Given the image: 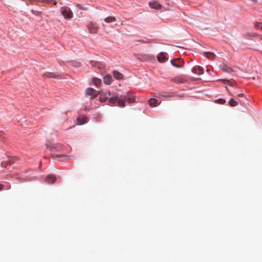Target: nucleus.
I'll use <instances>...</instances> for the list:
<instances>
[{
	"mask_svg": "<svg viewBox=\"0 0 262 262\" xmlns=\"http://www.w3.org/2000/svg\"><path fill=\"white\" fill-rule=\"evenodd\" d=\"M117 101L118 106L120 107L125 106V100L122 96L119 97L118 94H114L109 99L108 102L110 104L115 105Z\"/></svg>",
	"mask_w": 262,
	"mask_h": 262,
	"instance_id": "1",
	"label": "nucleus"
},
{
	"mask_svg": "<svg viewBox=\"0 0 262 262\" xmlns=\"http://www.w3.org/2000/svg\"><path fill=\"white\" fill-rule=\"evenodd\" d=\"M61 12L65 18L71 19L73 16V12L69 7L61 8Z\"/></svg>",
	"mask_w": 262,
	"mask_h": 262,
	"instance_id": "2",
	"label": "nucleus"
},
{
	"mask_svg": "<svg viewBox=\"0 0 262 262\" xmlns=\"http://www.w3.org/2000/svg\"><path fill=\"white\" fill-rule=\"evenodd\" d=\"M87 28L90 33H97L99 27L97 24L90 22L88 24Z\"/></svg>",
	"mask_w": 262,
	"mask_h": 262,
	"instance_id": "3",
	"label": "nucleus"
},
{
	"mask_svg": "<svg viewBox=\"0 0 262 262\" xmlns=\"http://www.w3.org/2000/svg\"><path fill=\"white\" fill-rule=\"evenodd\" d=\"M171 64L177 68H181L183 66L184 61L181 58H174L171 60Z\"/></svg>",
	"mask_w": 262,
	"mask_h": 262,
	"instance_id": "4",
	"label": "nucleus"
},
{
	"mask_svg": "<svg viewBox=\"0 0 262 262\" xmlns=\"http://www.w3.org/2000/svg\"><path fill=\"white\" fill-rule=\"evenodd\" d=\"M59 76L57 73H52V72H47L42 75V77L43 78H57Z\"/></svg>",
	"mask_w": 262,
	"mask_h": 262,
	"instance_id": "5",
	"label": "nucleus"
},
{
	"mask_svg": "<svg viewBox=\"0 0 262 262\" xmlns=\"http://www.w3.org/2000/svg\"><path fill=\"white\" fill-rule=\"evenodd\" d=\"M149 6L152 9L160 10L162 8V5L157 1H152L149 3Z\"/></svg>",
	"mask_w": 262,
	"mask_h": 262,
	"instance_id": "6",
	"label": "nucleus"
},
{
	"mask_svg": "<svg viewBox=\"0 0 262 262\" xmlns=\"http://www.w3.org/2000/svg\"><path fill=\"white\" fill-rule=\"evenodd\" d=\"M157 59L160 62H164L167 61L168 58L166 57V53L164 52H161L158 56Z\"/></svg>",
	"mask_w": 262,
	"mask_h": 262,
	"instance_id": "7",
	"label": "nucleus"
},
{
	"mask_svg": "<svg viewBox=\"0 0 262 262\" xmlns=\"http://www.w3.org/2000/svg\"><path fill=\"white\" fill-rule=\"evenodd\" d=\"M192 72L195 74L202 75L204 73V69L200 66H196L192 69Z\"/></svg>",
	"mask_w": 262,
	"mask_h": 262,
	"instance_id": "8",
	"label": "nucleus"
},
{
	"mask_svg": "<svg viewBox=\"0 0 262 262\" xmlns=\"http://www.w3.org/2000/svg\"><path fill=\"white\" fill-rule=\"evenodd\" d=\"M86 95L96 97L97 95V91L92 88H88L86 91Z\"/></svg>",
	"mask_w": 262,
	"mask_h": 262,
	"instance_id": "9",
	"label": "nucleus"
},
{
	"mask_svg": "<svg viewBox=\"0 0 262 262\" xmlns=\"http://www.w3.org/2000/svg\"><path fill=\"white\" fill-rule=\"evenodd\" d=\"M122 98L125 100V102L127 101L128 103H130L135 101V97L130 94H128L126 96L122 97Z\"/></svg>",
	"mask_w": 262,
	"mask_h": 262,
	"instance_id": "10",
	"label": "nucleus"
},
{
	"mask_svg": "<svg viewBox=\"0 0 262 262\" xmlns=\"http://www.w3.org/2000/svg\"><path fill=\"white\" fill-rule=\"evenodd\" d=\"M56 178L54 174H49L46 178V181L49 184H52L55 182Z\"/></svg>",
	"mask_w": 262,
	"mask_h": 262,
	"instance_id": "11",
	"label": "nucleus"
},
{
	"mask_svg": "<svg viewBox=\"0 0 262 262\" xmlns=\"http://www.w3.org/2000/svg\"><path fill=\"white\" fill-rule=\"evenodd\" d=\"M112 77L111 75L107 74L103 78V81L105 84H110L112 82Z\"/></svg>",
	"mask_w": 262,
	"mask_h": 262,
	"instance_id": "12",
	"label": "nucleus"
},
{
	"mask_svg": "<svg viewBox=\"0 0 262 262\" xmlns=\"http://www.w3.org/2000/svg\"><path fill=\"white\" fill-rule=\"evenodd\" d=\"M114 77L117 80H121L123 78V75L120 72L117 71L113 72Z\"/></svg>",
	"mask_w": 262,
	"mask_h": 262,
	"instance_id": "13",
	"label": "nucleus"
},
{
	"mask_svg": "<svg viewBox=\"0 0 262 262\" xmlns=\"http://www.w3.org/2000/svg\"><path fill=\"white\" fill-rule=\"evenodd\" d=\"M87 118L84 116H79L77 119V122L79 124L82 125L86 122Z\"/></svg>",
	"mask_w": 262,
	"mask_h": 262,
	"instance_id": "14",
	"label": "nucleus"
},
{
	"mask_svg": "<svg viewBox=\"0 0 262 262\" xmlns=\"http://www.w3.org/2000/svg\"><path fill=\"white\" fill-rule=\"evenodd\" d=\"M204 55L209 59L214 60L215 58V55L209 52H204Z\"/></svg>",
	"mask_w": 262,
	"mask_h": 262,
	"instance_id": "15",
	"label": "nucleus"
},
{
	"mask_svg": "<svg viewBox=\"0 0 262 262\" xmlns=\"http://www.w3.org/2000/svg\"><path fill=\"white\" fill-rule=\"evenodd\" d=\"M116 20V18L112 16H108L104 19V21L107 23H113Z\"/></svg>",
	"mask_w": 262,
	"mask_h": 262,
	"instance_id": "16",
	"label": "nucleus"
},
{
	"mask_svg": "<svg viewBox=\"0 0 262 262\" xmlns=\"http://www.w3.org/2000/svg\"><path fill=\"white\" fill-rule=\"evenodd\" d=\"M107 99V94L104 93H101L100 94L99 99L102 102H105Z\"/></svg>",
	"mask_w": 262,
	"mask_h": 262,
	"instance_id": "17",
	"label": "nucleus"
},
{
	"mask_svg": "<svg viewBox=\"0 0 262 262\" xmlns=\"http://www.w3.org/2000/svg\"><path fill=\"white\" fill-rule=\"evenodd\" d=\"M157 102L158 100L155 98H150L148 100V103L151 106H156Z\"/></svg>",
	"mask_w": 262,
	"mask_h": 262,
	"instance_id": "18",
	"label": "nucleus"
},
{
	"mask_svg": "<svg viewBox=\"0 0 262 262\" xmlns=\"http://www.w3.org/2000/svg\"><path fill=\"white\" fill-rule=\"evenodd\" d=\"M221 69L222 70L226 72H230L231 71V69L230 67H228L227 65L224 64L221 66Z\"/></svg>",
	"mask_w": 262,
	"mask_h": 262,
	"instance_id": "19",
	"label": "nucleus"
},
{
	"mask_svg": "<svg viewBox=\"0 0 262 262\" xmlns=\"http://www.w3.org/2000/svg\"><path fill=\"white\" fill-rule=\"evenodd\" d=\"M229 104L231 106H236L238 105L237 102L235 101L233 98H231L229 100Z\"/></svg>",
	"mask_w": 262,
	"mask_h": 262,
	"instance_id": "20",
	"label": "nucleus"
},
{
	"mask_svg": "<svg viewBox=\"0 0 262 262\" xmlns=\"http://www.w3.org/2000/svg\"><path fill=\"white\" fill-rule=\"evenodd\" d=\"M93 82L95 85L98 86L99 84H100V83L101 82V79L97 78H93Z\"/></svg>",
	"mask_w": 262,
	"mask_h": 262,
	"instance_id": "21",
	"label": "nucleus"
},
{
	"mask_svg": "<svg viewBox=\"0 0 262 262\" xmlns=\"http://www.w3.org/2000/svg\"><path fill=\"white\" fill-rule=\"evenodd\" d=\"M41 2H45L47 4H51L53 3L54 5L57 4V2L55 0H39Z\"/></svg>",
	"mask_w": 262,
	"mask_h": 262,
	"instance_id": "22",
	"label": "nucleus"
},
{
	"mask_svg": "<svg viewBox=\"0 0 262 262\" xmlns=\"http://www.w3.org/2000/svg\"><path fill=\"white\" fill-rule=\"evenodd\" d=\"M17 158L15 157H9L8 161L7 162L9 163L10 165L12 164L14 160H16Z\"/></svg>",
	"mask_w": 262,
	"mask_h": 262,
	"instance_id": "23",
	"label": "nucleus"
},
{
	"mask_svg": "<svg viewBox=\"0 0 262 262\" xmlns=\"http://www.w3.org/2000/svg\"><path fill=\"white\" fill-rule=\"evenodd\" d=\"M31 12L35 15H37V16H39L41 15V12H40V11H36V10H31Z\"/></svg>",
	"mask_w": 262,
	"mask_h": 262,
	"instance_id": "24",
	"label": "nucleus"
},
{
	"mask_svg": "<svg viewBox=\"0 0 262 262\" xmlns=\"http://www.w3.org/2000/svg\"><path fill=\"white\" fill-rule=\"evenodd\" d=\"M174 81L178 83H183V80L180 77H177L174 79Z\"/></svg>",
	"mask_w": 262,
	"mask_h": 262,
	"instance_id": "25",
	"label": "nucleus"
},
{
	"mask_svg": "<svg viewBox=\"0 0 262 262\" xmlns=\"http://www.w3.org/2000/svg\"><path fill=\"white\" fill-rule=\"evenodd\" d=\"M217 103L220 104H224L226 102V100L224 99H219L216 100Z\"/></svg>",
	"mask_w": 262,
	"mask_h": 262,
	"instance_id": "26",
	"label": "nucleus"
},
{
	"mask_svg": "<svg viewBox=\"0 0 262 262\" xmlns=\"http://www.w3.org/2000/svg\"><path fill=\"white\" fill-rule=\"evenodd\" d=\"M9 163H8L7 161H4L2 162L1 165L3 167L7 168L8 164Z\"/></svg>",
	"mask_w": 262,
	"mask_h": 262,
	"instance_id": "27",
	"label": "nucleus"
},
{
	"mask_svg": "<svg viewBox=\"0 0 262 262\" xmlns=\"http://www.w3.org/2000/svg\"><path fill=\"white\" fill-rule=\"evenodd\" d=\"M261 25H262V23H257L255 24V27L260 29Z\"/></svg>",
	"mask_w": 262,
	"mask_h": 262,
	"instance_id": "28",
	"label": "nucleus"
},
{
	"mask_svg": "<svg viewBox=\"0 0 262 262\" xmlns=\"http://www.w3.org/2000/svg\"><path fill=\"white\" fill-rule=\"evenodd\" d=\"M244 94L243 93H241V94H239L237 95V97H244Z\"/></svg>",
	"mask_w": 262,
	"mask_h": 262,
	"instance_id": "29",
	"label": "nucleus"
},
{
	"mask_svg": "<svg viewBox=\"0 0 262 262\" xmlns=\"http://www.w3.org/2000/svg\"><path fill=\"white\" fill-rule=\"evenodd\" d=\"M4 187V186L2 184H0V190H2Z\"/></svg>",
	"mask_w": 262,
	"mask_h": 262,
	"instance_id": "30",
	"label": "nucleus"
},
{
	"mask_svg": "<svg viewBox=\"0 0 262 262\" xmlns=\"http://www.w3.org/2000/svg\"><path fill=\"white\" fill-rule=\"evenodd\" d=\"M228 83H229V85L233 86V84L232 83H231L230 81H228Z\"/></svg>",
	"mask_w": 262,
	"mask_h": 262,
	"instance_id": "31",
	"label": "nucleus"
},
{
	"mask_svg": "<svg viewBox=\"0 0 262 262\" xmlns=\"http://www.w3.org/2000/svg\"><path fill=\"white\" fill-rule=\"evenodd\" d=\"M108 95L109 96H111V93L110 92H108Z\"/></svg>",
	"mask_w": 262,
	"mask_h": 262,
	"instance_id": "32",
	"label": "nucleus"
},
{
	"mask_svg": "<svg viewBox=\"0 0 262 262\" xmlns=\"http://www.w3.org/2000/svg\"><path fill=\"white\" fill-rule=\"evenodd\" d=\"M3 133L0 132V138L2 136Z\"/></svg>",
	"mask_w": 262,
	"mask_h": 262,
	"instance_id": "33",
	"label": "nucleus"
},
{
	"mask_svg": "<svg viewBox=\"0 0 262 262\" xmlns=\"http://www.w3.org/2000/svg\"><path fill=\"white\" fill-rule=\"evenodd\" d=\"M253 2H256L257 1L256 0H252Z\"/></svg>",
	"mask_w": 262,
	"mask_h": 262,
	"instance_id": "34",
	"label": "nucleus"
},
{
	"mask_svg": "<svg viewBox=\"0 0 262 262\" xmlns=\"http://www.w3.org/2000/svg\"><path fill=\"white\" fill-rule=\"evenodd\" d=\"M260 29L262 30V25H261V26L260 27Z\"/></svg>",
	"mask_w": 262,
	"mask_h": 262,
	"instance_id": "35",
	"label": "nucleus"
}]
</instances>
